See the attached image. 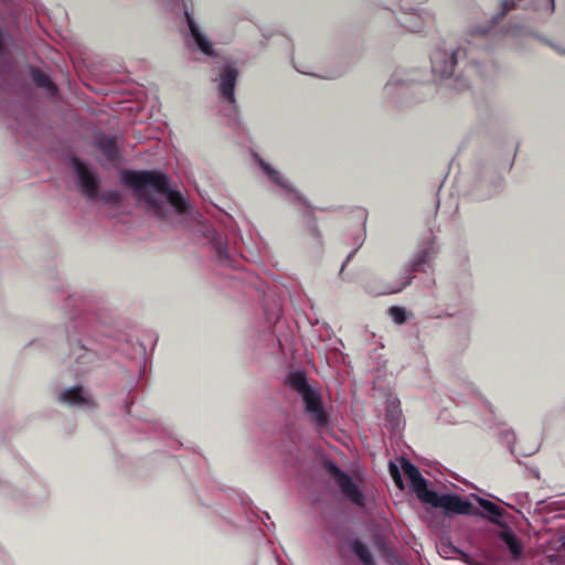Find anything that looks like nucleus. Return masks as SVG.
<instances>
[{"label":"nucleus","mask_w":565,"mask_h":565,"mask_svg":"<svg viewBox=\"0 0 565 565\" xmlns=\"http://www.w3.org/2000/svg\"><path fill=\"white\" fill-rule=\"evenodd\" d=\"M121 182L132 189L139 200L146 202L147 210L152 212L160 221L171 218V205L177 214L188 213L190 205L184 196L169 188L168 177L160 171L152 170H122Z\"/></svg>","instance_id":"f257e3e1"},{"label":"nucleus","mask_w":565,"mask_h":565,"mask_svg":"<svg viewBox=\"0 0 565 565\" xmlns=\"http://www.w3.org/2000/svg\"><path fill=\"white\" fill-rule=\"evenodd\" d=\"M323 468L328 472L329 477L338 484L342 494L351 502L359 507H364L365 497L361 489L354 483L352 478L341 470L333 461L326 460Z\"/></svg>","instance_id":"f03ea898"},{"label":"nucleus","mask_w":565,"mask_h":565,"mask_svg":"<svg viewBox=\"0 0 565 565\" xmlns=\"http://www.w3.org/2000/svg\"><path fill=\"white\" fill-rule=\"evenodd\" d=\"M426 503L434 508H441L447 513L469 515L476 511V508L469 501L456 494H441L439 495L435 490L434 492L426 493Z\"/></svg>","instance_id":"7ed1b4c3"},{"label":"nucleus","mask_w":565,"mask_h":565,"mask_svg":"<svg viewBox=\"0 0 565 565\" xmlns=\"http://www.w3.org/2000/svg\"><path fill=\"white\" fill-rule=\"evenodd\" d=\"M301 397L305 404V412L309 415L310 420L319 428L327 427L329 425V414L323 407L320 393L311 388L302 394Z\"/></svg>","instance_id":"20e7f679"},{"label":"nucleus","mask_w":565,"mask_h":565,"mask_svg":"<svg viewBox=\"0 0 565 565\" xmlns=\"http://www.w3.org/2000/svg\"><path fill=\"white\" fill-rule=\"evenodd\" d=\"M72 163L79 180V186L88 199L94 200L98 195L99 180L85 163L74 157Z\"/></svg>","instance_id":"39448f33"},{"label":"nucleus","mask_w":565,"mask_h":565,"mask_svg":"<svg viewBox=\"0 0 565 565\" xmlns=\"http://www.w3.org/2000/svg\"><path fill=\"white\" fill-rule=\"evenodd\" d=\"M461 50L454 51L450 55L437 49L430 54L431 70L441 77H450L454 73Z\"/></svg>","instance_id":"423d86ee"},{"label":"nucleus","mask_w":565,"mask_h":565,"mask_svg":"<svg viewBox=\"0 0 565 565\" xmlns=\"http://www.w3.org/2000/svg\"><path fill=\"white\" fill-rule=\"evenodd\" d=\"M402 468L406 477L408 478L411 486L413 490L416 492L418 499L426 503L427 498L426 493L434 492V490L428 489L426 479L422 476L419 469L411 463L409 461L405 460L402 463Z\"/></svg>","instance_id":"0eeeda50"},{"label":"nucleus","mask_w":565,"mask_h":565,"mask_svg":"<svg viewBox=\"0 0 565 565\" xmlns=\"http://www.w3.org/2000/svg\"><path fill=\"white\" fill-rule=\"evenodd\" d=\"M237 76L238 72L233 66H226L221 73L218 89L222 98L228 104L235 103L234 89Z\"/></svg>","instance_id":"6e6552de"},{"label":"nucleus","mask_w":565,"mask_h":565,"mask_svg":"<svg viewBox=\"0 0 565 565\" xmlns=\"http://www.w3.org/2000/svg\"><path fill=\"white\" fill-rule=\"evenodd\" d=\"M431 248H425L418 258L412 264L411 268L407 270V275L403 278V281L395 287H387L383 294H396L402 291L412 282V273H418L423 270V265L429 262L430 259Z\"/></svg>","instance_id":"1a4fd4ad"},{"label":"nucleus","mask_w":565,"mask_h":565,"mask_svg":"<svg viewBox=\"0 0 565 565\" xmlns=\"http://www.w3.org/2000/svg\"><path fill=\"white\" fill-rule=\"evenodd\" d=\"M184 15H185L191 35L194 39L196 45L206 55H213V47H212L211 42L200 32L199 26L195 24L193 18L190 15V13L186 10H184Z\"/></svg>","instance_id":"9d476101"},{"label":"nucleus","mask_w":565,"mask_h":565,"mask_svg":"<svg viewBox=\"0 0 565 565\" xmlns=\"http://www.w3.org/2000/svg\"><path fill=\"white\" fill-rule=\"evenodd\" d=\"M97 148L102 151L105 158L113 162L118 159L119 151L117 147V141L115 137L110 136H102L97 139Z\"/></svg>","instance_id":"9b49d317"},{"label":"nucleus","mask_w":565,"mask_h":565,"mask_svg":"<svg viewBox=\"0 0 565 565\" xmlns=\"http://www.w3.org/2000/svg\"><path fill=\"white\" fill-rule=\"evenodd\" d=\"M350 548L363 565H376L371 550L360 539H353L350 542Z\"/></svg>","instance_id":"f8f14e48"},{"label":"nucleus","mask_w":565,"mask_h":565,"mask_svg":"<svg viewBox=\"0 0 565 565\" xmlns=\"http://www.w3.org/2000/svg\"><path fill=\"white\" fill-rule=\"evenodd\" d=\"M60 399L71 405H83L88 403L81 386H75L63 391Z\"/></svg>","instance_id":"ddd939ff"},{"label":"nucleus","mask_w":565,"mask_h":565,"mask_svg":"<svg viewBox=\"0 0 565 565\" xmlns=\"http://www.w3.org/2000/svg\"><path fill=\"white\" fill-rule=\"evenodd\" d=\"M288 383L290 387L300 395L305 394L306 392L312 388L309 385L307 376L302 371L291 372L288 376Z\"/></svg>","instance_id":"4468645a"},{"label":"nucleus","mask_w":565,"mask_h":565,"mask_svg":"<svg viewBox=\"0 0 565 565\" xmlns=\"http://www.w3.org/2000/svg\"><path fill=\"white\" fill-rule=\"evenodd\" d=\"M31 78L38 87L46 88L51 95H55L57 93L56 85L52 82L50 76L45 74L43 71L39 68H33L31 71Z\"/></svg>","instance_id":"2eb2a0df"},{"label":"nucleus","mask_w":565,"mask_h":565,"mask_svg":"<svg viewBox=\"0 0 565 565\" xmlns=\"http://www.w3.org/2000/svg\"><path fill=\"white\" fill-rule=\"evenodd\" d=\"M503 541L505 542L507 546L509 547L511 554L518 558L522 553V546L520 542L518 541L516 536L512 533H504L503 534Z\"/></svg>","instance_id":"dca6fc26"},{"label":"nucleus","mask_w":565,"mask_h":565,"mask_svg":"<svg viewBox=\"0 0 565 565\" xmlns=\"http://www.w3.org/2000/svg\"><path fill=\"white\" fill-rule=\"evenodd\" d=\"M259 164L263 169V171L268 175V178L275 182L276 184L280 186H286V183L282 180V177L278 171L273 169L268 163H266L264 160H259Z\"/></svg>","instance_id":"f3484780"},{"label":"nucleus","mask_w":565,"mask_h":565,"mask_svg":"<svg viewBox=\"0 0 565 565\" xmlns=\"http://www.w3.org/2000/svg\"><path fill=\"white\" fill-rule=\"evenodd\" d=\"M388 315L397 324H403L407 320V311L403 307L392 306L388 308Z\"/></svg>","instance_id":"a211bd4d"},{"label":"nucleus","mask_w":565,"mask_h":565,"mask_svg":"<svg viewBox=\"0 0 565 565\" xmlns=\"http://www.w3.org/2000/svg\"><path fill=\"white\" fill-rule=\"evenodd\" d=\"M479 504L490 515H492L494 518L502 516V509L499 505H497L495 503H493L492 501L486 500V499H480Z\"/></svg>","instance_id":"6ab92c4d"},{"label":"nucleus","mask_w":565,"mask_h":565,"mask_svg":"<svg viewBox=\"0 0 565 565\" xmlns=\"http://www.w3.org/2000/svg\"><path fill=\"white\" fill-rule=\"evenodd\" d=\"M102 198L106 203L117 204L121 200V194L117 190H109L104 192Z\"/></svg>","instance_id":"aec40b11"},{"label":"nucleus","mask_w":565,"mask_h":565,"mask_svg":"<svg viewBox=\"0 0 565 565\" xmlns=\"http://www.w3.org/2000/svg\"><path fill=\"white\" fill-rule=\"evenodd\" d=\"M390 471H391V475H392L396 486L399 489H403V480H402L401 473L398 471V468L394 463H391L390 465Z\"/></svg>","instance_id":"412c9836"},{"label":"nucleus","mask_w":565,"mask_h":565,"mask_svg":"<svg viewBox=\"0 0 565 565\" xmlns=\"http://www.w3.org/2000/svg\"><path fill=\"white\" fill-rule=\"evenodd\" d=\"M514 1L513 0H504L502 3L503 10L502 14H505L507 12L511 11L514 8Z\"/></svg>","instance_id":"4be33fe9"},{"label":"nucleus","mask_w":565,"mask_h":565,"mask_svg":"<svg viewBox=\"0 0 565 565\" xmlns=\"http://www.w3.org/2000/svg\"><path fill=\"white\" fill-rule=\"evenodd\" d=\"M217 257L221 262H223L224 258H227V253L221 247H217Z\"/></svg>","instance_id":"5701e85b"},{"label":"nucleus","mask_w":565,"mask_h":565,"mask_svg":"<svg viewBox=\"0 0 565 565\" xmlns=\"http://www.w3.org/2000/svg\"><path fill=\"white\" fill-rule=\"evenodd\" d=\"M407 28H408L409 30H412L413 32H416V31H418L417 29H415V28H412V26H408V25H407Z\"/></svg>","instance_id":"b1692460"},{"label":"nucleus","mask_w":565,"mask_h":565,"mask_svg":"<svg viewBox=\"0 0 565 565\" xmlns=\"http://www.w3.org/2000/svg\"><path fill=\"white\" fill-rule=\"evenodd\" d=\"M552 7L554 6V0H551Z\"/></svg>","instance_id":"393cba45"}]
</instances>
